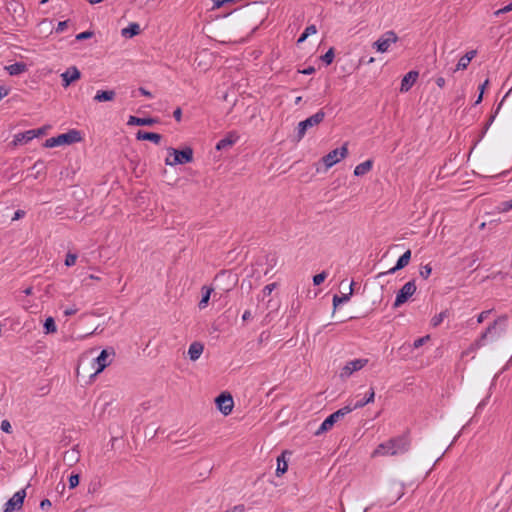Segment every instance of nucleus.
Listing matches in <instances>:
<instances>
[{
  "mask_svg": "<svg viewBox=\"0 0 512 512\" xmlns=\"http://www.w3.org/2000/svg\"><path fill=\"white\" fill-rule=\"evenodd\" d=\"M411 447V438L409 432H405L402 435L393 437L386 442H383L377 446L373 451L372 456H396L405 454Z\"/></svg>",
  "mask_w": 512,
  "mask_h": 512,
  "instance_id": "f257e3e1",
  "label": "nucleus"
},
{
  "mask_svg": "<svg viewBox=\"0 0 512 512\" xmlns=\"http://www.w3.org/2000/svg\"><path fill=\"white\" fill-rule=\"evenodd\" d=\"M167 152L168 157L165 159V164L168 166L183 165L193 161V149L189 146L182 150L169 147Z\"/></svg>",
  "mask_w": 512,
  "mask_h": 512,
  "instance_id": "f03ea898",
  "label": "nucleus"
},
{
  "mask_svg": "<svg viewBox=\"0 0 512 512\" xmlns=\"http://www.w3.org/2000/svg\"><path fill=\"white\" fill-rule=\"evenodd\" d=\"M82 139L81 134L78 130L71 129L67 133L60 134L56 137L47 139L44 143L46 148H54L61 145H70L73 143L80 142Z\"/></svg>",
  "mask_w": 512,
  "mask_h": 512,
  "instance_id": "7ed1b4c3",
  "label": "nucleus"
},
{
  "mask_svg": "<svg viewBox=\"0 0 512 512\" xmlns=\"http://www.w3.org/2000/svg\"><path fill=\"white\" fill-rule=\"evenodd\" d=\"M325 118V112L321 109L307 119L299 122L297 127V141H300L308 131L323 122Z\"/></svg>",
  "mask_w": 512,
  "mask_h": 512,
  "instance_id": "20e7f679",
  "label": "nucleus"
},
{
  "mask_svg": "<svg viewBox=\"0 0 512 512\" xmlns=\"http://www.w3.org/2000/svg\"><path fill=\"white\" fill-rule=\"evenodd\" d=\"M351 412V408L349 407H342L339 410L335 411L334 413L330 414L319 426L317 431L315 432V435H321L328 430H330L333 425L339 421L340 419L344 418L347 414Z\"/></svg>",
  "mask_w": 512,
  "mask_h": 512,
  "instance_id": "39448f33",
  "label": "nucleus"
},
{
  "mask_svg": "<svg viewBox=\"0 0 512 512\" xmlns=\"http://www.w3.org/2000/svg\"><path fill=\"white\" fill-rule=\"evenodd\" d=\"M348 154V147L347 143H345L342 147L336 148L332 151H330L328 154H326L322 158V162L326 166V168H331L333 165L340 162L342 159H344Z\"/></svg>",
  "mask_w": 512,
  "mask_h": 512,
  "instance_id": "423d86ee",
  "label": "nucleus"
},
{
  "mask_svg": "<svg viewBox=\"0 0 512 512\" xmlns=\"http://www.w3.org/2000/svg\"><path fill=\"white\" fill-rule=\"evenodd\" d=\"M115 356V350L112 347L103 349L99 356L94 359L96 364L95 374L101 373L106 367H108Z\"/></svg>",
  "mask_w": 512,
  "mask_h": 512,
  "instance_id": "0eeeda50",
  "label": "nucleus"
},
{
  "mask_svg": "<svg viewBox=\"0 0 512 512\" xmlns=\"http://www.w3.org/2000/svg\"><path fill=\"white\" fill-rule=\"evenodd\" d=\"M398 39L397 34L390 30L385 32L376 42H374V47L378 52L385 53L389 50L391 44L396 43Z\"/></svg>",
  "mask_w": 512,
  "mask_h": 512,
  "instance_id": "6e6552de",
  "label": "nucleus"
},
{
  "mask_svg": "<svg viewBox=\"0 0 512 512\" xmlns=\"http://www.w3.org/2000/svg\"><path fill=\"white\" fill-rule=\"evenodd\" d=\"M416 291V284L414 280L405 283L396 295L393 306L395 308L404 304Z\"/></svg>",
  "mask_w": 512,
  "mask_h": 512,
  "instance_id": "1a4fd4ad",
  "label": "nucleus"
},
{
  "mask_svg": "<svg viewBox=\"0 0 512 512\" xmlns=\"http://www.w3.org/2000/svg\"><path fill=\"white\" fill-rule=\"evenodd\" d=\"M368 359L366 358H359L354 359L351 361H348L340 372L341 378H348L350 377L354 372L361 370L363 367H365L368 364Z\"/></svg>",
  "mask_w": 512,
  "mask_h": 512,
  "instance_id": "9d476101",
  "label": "nucleus"
},
{
  "mask_svg": "<svg viewBox=\"0 0 512 512\" xmlns=\"http://www.w3.org/2000/svg\"><path fill=\"white\" fill-rule=\"evenodd\" d=\"M25 497V489H21L14 493V495L5 503V508L3 512H16L20 510L23 506Z\"/></svg>",
  "mask_w": 512,
  "mask_h": 512,
  "instance_id": "9b49d317",
  "label": "nucleus"
},
{
  "mask_svg": "<svg viewBox=\"0 0 512 512\" xmlns=\"http://www.w3.org/2000/svg\"><path fill=\"white\" fill-rule=\"evenodd\" d=\"M218 410L225 416L229 415L232 412L234 407V401L232 396L229 393H221L215 399Z\"/></svg>",
  "mask_w": 512,
  "mask_h": 512,
  "instance_id": "f8f14e48",
  "label": "nucleus"
},
{
  "mask_svg": "<svg viewBox=\"0 0 512 512\" xmlns=\"http://www.w3.org/2000/svg\"><path fill=\"white\" fill-rule=\"evenodd\" d=\"M505 318H498L497 320H495L493 323H491L487 328L486 330L481 334L480 338L477 340L476 344L478 346H481L484 344V342L486 341V339L488 337L490 338H495L499 335V332H498V325L499 323H505Z\"/></svg>",
  "mask_w": 512,
  "mask_h": 512,
  "instance_id": "ddd939ff",
  "label": "nucleus"
},
{
  "mask_svg": "<svg viewBox=\"0 0 512 512\" xmlns=\"http://www.w3.org/2000/svg\"><path fill=\"white\" fill-rule=\"evenodd\" d=\"M81 73L76 66L69 67L65 72L61 74L62 85L67 88L72 82L80 79Z\"/></svg>",
  "mask_w": 512,
  "mask_h": 512,
  "instance_id": "4468645a",
  "label": "nucleus"
},
{
  "mask_svg": "<svg viewBox=\"0 0 512 512\" xmlns=\"http://www.w3.org/2000/svg\"><path fill=\"white\" fill-rule=\"evenodd\" d=\"M375 398V391L373 387H370L369 390L365 393L364 397L357 400L353 404H348L345 407L351 408V412L356 409H360L364 407L365 405L372 403Z\"/></svg>",
  "mask_w": 512,
  "mask_h": 512,
  "instance_id": "2eb2a0df",
  "label": "nucleus"
},
{
  "mask_svg": "<svg viewBox=\"0 0 512 512\" xmlns=\"http://www.w3.org/2000/svg\"><path fill=\"white\" fill-rule=\"evenodd\" d=\"M418 76L419 73L417 71H409L401 81L400 91L402 93L408 92L417 81Z\"/></svg>",
  "mask_w": 512,
  "mask_h": 512,
  "instance_id": "dca6fc26",
  "label": "nucleus"
},
{
  "mask_svg": "<svg viewBox=\"0 0 512 512\" xmlns=\"http://www.w3.org/2000/svg\"><path fill=\"white\" fill-rule=\"evenodd\" d=\"M410 259H411V251L407 250L398 258V260L396 262V265L394 267L389 269L387 272L382 273L381 275H383V274H394L396 271L406 267L409 264Z\"/></svg>",
  "mask_w": 512,
  "mask_h": 512,
  "instance_id": "f3484780",
  "label": "nucleus"
},
{
  "mask_svg": "<svg viewBox=\"0 0 512 512\" xmlns=\"http://www.w3.org/2000/svg\"><path fill=\"white\" fill-rule=\"evenodd\" d=\"M238 138L239 137L236 134V132H230L226 137L218 141V143L216 144V149L224 150L226 148H229L236 143Z\"/></svg>",
  "mask_w": 512,
  "mask_h": 512,
  "instance_id": "a211bd4d",
  "label": "nucleus"
},
{
  "mask_svg": "<svg viewBox=\"0 0 512 512\" xmlns=\"http://www.w3.org/2000/svg\"><path fill=\"white\" fill-rule=\"evenodd\" d=\"M158 123V119L156 118H140L136 116H130L128 119L127 124L128 125H137V126H152L154 124Z\"/></svg>",
  "mask_w": 512,
  "mask_h": 512,
  "instance_id": "6ab92c4d",
  "label": "nucleus"
},
{
  "mask_svg": "<svg viewBox=\"0 0 512 512\" xmlns=\"http://www.w3.org/2000/svg\"><path fill=\"white\" fill-rule=\"evenodd\" d=\"M136 139L137 140H148L155 144H159L161 142L162 136L158 133L139 130L136 133Z\"/></svg>",
  "mask_w": 512,
  "mask_h": 512,
  "instance_id": "aec40b11",
  "label": "nucleus"
},
{
  "mask_svg": "<svg viewBox=\"0 0 512 512\" xmlns=\"http://www.w3.org/2000/svg\"><path fill=\"white\" fill-rule=\"evenodd\" d=\"M204 346L200 342H193L190 344L188 349V356L190 360L196 361L200 358L201 354L203 353Z\"/></svg>",
  "mask_w": 512,
  "mask_h": 512,
  "instance_id": "412c9836",
  "label": "nucleus"
},
{
  "mask_svg": "<svg viewBox=\"0 0 512 512\" xmlns=\"http://www.w3.org/2000/svg\"><path fill=\"white\" fill-rule=\"evenodd\" d=\"M476 56V51L475 50H472V51H469L467 52L464 56H462L457 65H456V68L454 71H458V70H464L467 68V66L469 65V63L471 62V60Z\"/></svg>",
  "mask_w": 512,
  "mask_h": 512,
  "instance_id": "4be33fe9",
  "label": "nucleus"
},
{
  "mask_svg": "<svg viewBox=\"0 0 512 512\" xmlns=\"http://www.w3.org/2000/svg\"><path fill=\"white\" fill-rule=\"evenodd\" d=\"M116 93L114 90H99L94 96L96 102H106L114 100Z\"/></svg>",
  "mask_w": 512,
  "mask_h": 512,
  "instance_id": "5701e85b",
  "label": "nucleus"
},
{
  "mask_svg": "<svg viewBox=\"0 0 512 512\" xmlns=\"http://www.w3.org/2000/svg\"><path fill=\"white\" fill-rule=\"evenodd\" d=\"M373 167V161L368 159L360 164H358L354 169V175L359 177L368 173Z\"/></svg>",
  "mask_w": 512,
  "mask_h": 512,
  "instance_id": "b1692460",
  "label": "nucleus"
},
{
  "mask_svg": "<svg viewBox=\"0 0 512 512\" xmlns=\"http://www.w3.org/2000/svg\"><path fill=\"white\" fill-rule=\"evenodd\" d=\"M36 138V133L33 130H27L23 133H18L15 135V143L16 144H25Z\"/></svg>",
  "mask_w": 512,
  "mask_h": 512,
  "instance_id": "393cba45",
  "label": "nucleus"
},
{
  "mask_svg": "<svg viewBox=\"0 0 512 512\" xmlns=\"http://www.w3.org/2000/svg\"><path fill=\"white\" fill-rule=\"evenodd\" d=\"M5 69L11 76H16L24 73L27 69L26 64L23 62H16L9 66H6Z\"/></svg>",
  "mask_w": 512,
  "mask_h": 512,
  "instance_id": "a878e982",
  "label": "nucleus"
},
{
  "mask_svg": "<svg viewBox=\"0 0 512 512\" xmlns=\"http://www.w3.org/2000/svg\"><path fill=\"white\" fill-rule=\"evenodd\" d=\"M79 451L75 448L66 451L63 455V460L67 465L72 466L79 460Z\"/></svg>",
  "mask_w": 512,
  "mask_h": 512,
  "instance_id": "bb28decb",
  "label": "nucleus"
},
{
  "mask_svg": "<svg viewBox=\"0 0 512 512\" xmlns=\"http://www.w3.org/2000/svg\"><path fill=\"white\" fill-rule=\"evenodd\" d=\"M353 285H354V282H352L350 284L348 293L342 294V296L334 295V297H333L334 308H336L338 305H340L342 303H346L350 300V297L353 294Z\"/></svg>",
  "mask_w": 512,
  "mask_h": 512,
  "instance_id": "cd10ccee",
  "label": "nucleus"
},
{
  "mask_svg": "<svg viewBox=\"0 0 512 512\" xmlns=\"http://www.w3.org/2000/svg\"><path fill=\"white\" fill-rule=\"evenodd\" d=\"M140 32V26L137 23H130L128 27L122 29V35L124 37H133L138 35Z\"/></svg>",
  "mask_w": 512,
  "mask_h": 512,
  "instance_id": "c85d7f7f",
  "label": "nucleus"
},
{
  "mask_svg": "<svg viewBox=\"0 0 512 512\" xmlns=\"http://www.w3.org/2000/svg\"><path fill=\"white\" fill-rule=\"evenodd\" d=\"M287 469H288V464H287V461L285 460V452H283L277 458V469H276L277 476L284 474L287 471Z\"/></svg>",
  "mask_w": 512,
  "mask_h": 512,
  "instance_id": "c756f323",
  "label": "nucleus"
},
{
  "mask_svg": "<svg viewBox=\"0 0 512 512\" xmlns=\"http://www.w3.org/2000/svg\"><path fill=\"white\" fill-rule=\"evenodd\" d=\"M43 327L45 334H51L57 331V326L53 317L46 318Z\"/></svg>",
  "mask_w": 512,
  "mask_h": 512,
  "instance_id": "7c9ffc66",
  "label": "nucleus"
},
{
  "mask_svg": "<svg viewBox=\"0 0 512 512\" xmlns=\"http://www.w3.org/2000/svg\"><path fill=\"white\" fill-rule=\"evenodd\" d=\"M202 292V298L198 304L200 309H204L208 305L212 289L203 287Z\"/></svg>",
  "mask_w": 512,
  "mask_h": 512,
  "instance_id": "2f4dec72",
  "label": "nucleus"
},
{
  "mask_svg": "<svg viewBox=\"0 0 512 512\" xmlns=\"http://www.w3.org/2000/svg\"><path fill=\"white\" fill-rule=\"evenodd\" d=\"M448 316V311L445 310V311H442L440 312L439 314L435 315L432 319H431V324L433 327H437L439 326L443 320Z\"/></svg>",
  "mask_w": 512,
  "mask_h": 512,
  "instance_id": "473e14b6",
  "label": "nucleus"
},
{
  "mask_svg": "<svg viewBox=\"0 0 512 512\" xmlns=\"http://www.w3.org/2000/svg\"><path fill=\"white\" fill-rule=\"evenodd\" d=\"M334 56V49L330 48L324 55L321 56V59L326 65H330L333 62Z\"/></svg>",
  "mask_w": 512,
  "mask_h": 512,
  "instance_id": "72a5a7b5",
  "label": "nucleus"
},
{
  "mask_svg": "<svg viewBox=\"0 0 512 512\" xmlns=\"http://www.w3.org/2000/svg\"><path fill=\"white\" fill-rule=\"evenodd\" d=\"M327 276H328V274L325 271H322L321 273L316 274L313 277V284L315 286H318V285L322 284L325 281V279L327 278Z\"/></svg>",
  "mask_w": 512,
  "mask_h": 512,
  "instance_id": "f704fd0d",
  "label": "nucleus"
},
{
  "mask_svg": "<svg viewBox=\"0 0 512 512\" xmlns=\"http://www.w3.org/2000/svg\"><path fill=\"white\" fill-rule=\"evenodd\" d=\"M497 208L500 212H508L512 210V199L499 203Z\"/></svg>",
  "mask_w": 512,
  "mask_h": 512,
  "instance_id": "c9c22d12",
  "label": "nucleus"
},
{
  "mask_svg": "<svg viewBox=\"0 0 512 512\" xmlns=\"http://www.w3.org/2000/svg\"><path fill=\"white\" fill-rule=\"evenodd\" d=\"M77 260V255L74 253H68L65 258V265L70 267L75 265Z\"/></svg>",
  "mask_w": 512,
  "mask_h": 512,
  "instance_id": "e433bc0d",
  "label": "nucleus"
},
{
  "mask_svg": "<svg viewBox=\"0 0 512 512\" xmlns=\"http://www.w3.org/2000/svg\"><path fill=\"white\" fill-rule=\"evenodd\" d=\"M79 480H80V477L78 474H72L69 477V488L73 489V488L77 487L79 485Z\"/></svg>",
  "mask_w": 512,
  "mask_h": 512,
  "instance_id": "4c0bfd02",
  "label": "nucleus"
},
{
  "mask_svg": "<svg viewBox=\"0 0 512 512\" xmlns=\"http://www.w3.org/2000/svg\"><path fill=\"white\" fill-rule=\"evenodd\" d=\"M431 272H432V268L429 264H427L421 268L420 275L424 279H427L431 275Z\"/></svg>",
  "mask_w": 512,
  "mask_h": 512,
  "instance_id": "58836bf2",
  "label": "nucleus"
},
{
  "mask_svg": "<svg viewBox=\"0 0 512 512\" xmlns=\"http://www.w3.org/2000/svg\"><path fill=\"white\" fill-rule=\"evenodd\" d=\"M429 335H426L424 337H420L418 339H416L414 342H413V348L417 349V348H420L422 345H424V343L426 341L429 340Z\"/></svg>",
  "mask_w": 512,
  "mask_h": 512,
  "instance_id": "ea45409f",
  "label": "nucleus"
},
{
  "mask_svg": "<svg viewBox=\"0 0 512 512\" xmlns=\"http://www.w3.org/2000/svg\"><path fill=\"white\" fill-rule=\"evenodd\" d=\"M92 36H93V32L92 31H84V32H81V33L76 35V40L82 41V40H85V39H89Z\"/></svg>",
  "mask_w": 512,
  "mask_h": 512,
  "instance_id": "a19ab883",
  "label": "nucleus"
},
{
  "mask_svg": "<svg viewBox=\"0 0 512 512\" xmlns=\"http://www.w3.org/2000/svg\"><path fill=\"white\" fill-rule=\"evenodd\" d=\"M0 428L5 433H12V426L8 420H3Z\"/></svg>",
  "mask_w": 512,
  "mask_h": 512,
  "instance_id": "79ce46f5",
  "label": "nucleus"
},
{
  "mask_svg": "<svg viewBox=\"0 0 512 512\" xmlns=\"http://www.w3.org/2000/svg\"><path fill=\"white\" fill-rule=\"evenodd\" d=\"M304 33H305V36L309 37L310 35H314L317 33V28L314 24L309 25L305 28Z\"/></svg>",
  "mask_w": 512,
  "mask_h": 512,
  "instance_id": "37998d69",
  "label": "nucleus"
},
{
  "mask_svg": "<svg viewBox=\"0 0 512 512\" xmlns=\"http://www.w3.org/2000/svg\"><path fill=\"white\" fill-rule=\"evenodd\" d=\"M275 287H276V283H271V284L266 285L262 291L264 296H269L272 293V291L275 289Z\"/></svg>",
  "mask_w": 512,
  "mask_h": 512,
  "instance_id": "c03bdc74",
  "label": "nucleus"
},
{
  "mask_svg": "<svg viewBox=\"0 0 512 512\" xmlns=\"http://www.w3.org/2000/svg\"><path fill=\"white\" fill-rule=\"evenodd\" d=\"M10 92V88L5 85H0V101L6 97Z\"/></svg>",
  "mask_w": 512,
  "mask_h": 512,
  "instance_id": "a18cd8bd",
  "label": "nucleus"
},
{
  "mask_svg": "<svg viewBox=\"0 0 512 512\" xmlns=\"http://www.w3.org/2000/svg\"><path fill=\"white\" fill-rule=\"evenodd\" d=\"M68 26V21H60L56 27L57 33H62Z\"/></svg>",
  "mask_w": 512,
  "mask_h": 512,
  "instance_id": "49530a36",
  "label": "nucleus"
},
{
  "mask_svg": "<svg viewBox=\"0 0 512 512\" xmlns=\"http://www.w3.org/2000/svg\"><path fill=\"white\" fill-rule=\"evenodd\" d=\"M245 506L243 504L235 505L234 507L227 509L225 512H244Z\"/></svg>",
  "mask_w": 512,
  "mask_h": 512,
  "instance_id": "de8ad7c7",
  "label": "nucleus"
},
{
  "mask_svg": "<svg viewBox=\"0 0 512 512\" xmlns=\"http://www.w3.org/2000/svg\"><path fill=\"white\" fill-rule=\"evenodd\" d=\"M510 11H512V8H511V4L509 3L508 5L504 6L503 8H501V9L497 10V11L495 12V15H497V16H498V15H500V14L508 13V12H510Z\"/></svg>",
  "mask_w": 512,
  "mask_h": 512,
  "instance_id": "09e8293b",
  "label": "nucleus"
},
{
  "mask_svg": "<svg viewBox=\"0 0 512 512\" xmlns=\"http://www.w3.org/2000/svg\"><path fill=\"white\" fill-rule=\"evenodd\" d=\"M489 314V310L481 312L477 317V322L482 323L488 317Z\"/></svg>",
  "mask_w": 512,
  "mask_h": 512,
  "instance_id": "8fccbe9b",
  "label": "nucleus"
},
{
  "mask_svg": "<svg viewBox=\"0 0 512 512\" xmlns=\"http://www.w3.org/2000/svg\"><path fill=\"white\" fill-rule=\"evenodd\" d=\"M315 72V68L313 66H309L307 68H304L303 70H299V73H302L304 75H311Z\"/></svg>",
  "mask_w": 512,
  "mask_h": 512,
  "instance_id": "3c124183",
  "label": "nucleus"
},
{
  "mask_svg": "<svg viewBox=\"0 0 512 512\" xmlns=\"http://www.w3.org/2000/svg\"><path fill=\"white\" fill-rule=\"evenodd\" d=\"M173 117L175 118L176 121H181V117H182V110L181 108H176L173 112Z\"/></svg>",
  "mask_w": 512,
  "mask_h": 512,
  "instance_id": "603ef678",
  "label": "nucleus"
},
{
  "mask_svg": "<svg viewBox=\"0 0 512 512\" xmlns=\"http://www.w3.org/2000/svg\"><path fill=\"white\" fill-rule=\"evenodd\" d=\"M25 216V211L23 210H17L15 213H14V216L12 218V220H19L21 218H23Z\"/></svg>",
  "mask_w": 512,
  "mask_h": 512,
  "instance_id": "864d4df0",
  "label": "nucleus"
},
{
  "mask_svg": "<svg viewBox=\"0 0 512 512\" xmlns=\"http://www.w3.org/2000/svg\"><path fill=\"white\" fill-rule=\"evenodd\" d=\"M213 1V7L214 8H220L225 3L229 2L228 0H212Z\"/></svg>",
  "mask_w": 512,
  "mask_h": 512,
  "instance_id": "5fc2aeb1",
  "label": "nucleus"
},
{
  "mask_svg": "<svg viewBox=\"0 0 512 512\" xmlns=\"http://www.w3.org/2000/svg\"><path fill=\"white\" fill-rule=\"evenodd\" d=\"M403 495H404V486H403V484H401L400 487H399V490L397 492V496H396V499H395L394 502H396L399 499H401L403 497Z\"/></svg>",
  "mask_w": 512,
  "mask_h": 512,
  "instance_id": "6e6d98bb",
  "label": "nucleus"
},
{
  "mask_svg": "<svg viewBox=\"0 0 512 512\" xmlns=\"http://www.w3.org/2000/svg\"><path fill=\"white\" fill-rule=\"evenodd\" d=\"M33 132L36 133V137H39L41 135H44L46 133V127H41V128H38V129H32Z\"/></svg>",
  "mask_w": 512,
  "mask_h": 512,
  "instance_id": "4d7b16f0",
  "label": "nucleus"
},
{
  "mask_svg": "<svg viewBox=\"0 0 512 512\" xmlns=\"http://www.w3.org/2000/svg\"><path fill=\"white\" fill-rule=\"evenodd\" d=\"M435 82H436L437 86L440 88H443L446 83V81L443 77H437Z\"/></svg>",
  "mask_w": 512,
  "mask_h": 512,
  "instance_id": "13d9d810",
  "label": "nucleus"
},
{
  "mask_svg": "<svg viewBox=\"0 0 512 512\" xmlns=\"http://www.w3.org/2000/svg\"><path fill=\"white\" fill-rule=\"evenodd\" d=\"M50 506H51V502H50V500H49V499H44V500H42V501H41V503H40V507H41L42 509H45V508L50 507Z\"/></svg>",
  "mask_w": 512,
  "mask_h": 512,
  "instance_id": "bf43d9fd",
  "label": "nucleus"
},
{
  "mask_svg": "<svg viewBox=\"0 0 512 512\" xmlns=\"http://www.w3.org/2000/svg\"><path fill=\"white\" fill-rule=\"evenodd\" d=\"M252 317V314H251V311L250 310H246L243 315H242V319L243 321H247L249 319H251Z\"/></svg>",
  "mask_w": 512,
  "mask_h": 512,
  "instance_id": "052dcab7",
  "label": "nucleus"
},
{
  "mask_svg": "<svg viewBox=\"0 0 512 512\" xmlns=\"http://www.w3.org/2000/svg\"><path fill=\"white\" fill-rule=\"evenodd\" d=\"M76 312H77V310H76V309L69 308V309H66V310L64 311V315H65V316H72V315H74Z\"/></svg>",
  "mask_w": 512,
  "mask_h": 512,
  "instance_id": "680f3d73",
  "label": "nucleus"
},
{
  "mask_svg": "<svg viewBox=\"0 0 512 512\" xmlns=\"http://www.w3.org/2000/svg\"><path fill=\"white\" fill-rule=\"evenodd\" d=\"M307 38H308V36H305V33L303 32V33L300 35V37L298 38V40H297V44L303 43Z\"/></svg>",
  "mask_w": 512,
  "mask_h": 512,
  "instance_id": "e2e57ef3",
  "label": "nucleus"
},
{
  "mask_svg": "<svg viewBox=\"0 0 512 512\" xmlns=\"http://www.w3.org/2000/svg\"><path fill=\"white\" fill-rule=\"evenodd\" d=\"M17 7H15L13 10H14V13H17L19 12L20 14L24 12V8L18 4H16Z\"/></svg>",
  "mask_w": 512,
  "mask_h": 512,
  "instance_id": "0e129e2a",
  "label": "nucleus"
},
{
  "mask_svg": "<svg viewBox=\"0 0 512 512\" xmlns=\"http://www.w3.org/2000/svg\"><path fill=\"white\" fill-rule=\"evenodd\" d=\"M488 83H489V80L487 79V80H485V82L482 85H480L479 89H480V92H482V94L484 93V90H485L486 86L488 85Z\"/></svg>",
  "mask_w": 512,
  "mask_h": 512,
  "instance_id": "69168bd1",
  "label": "nucleus"
},
{
  "mask_svg": "<svg viewBox=\"0 0 512 512\" xmlns=\"http://www.w3.org/2000/svg\"><path fill=\"white\" fill-rule=\"evenodd\" d=\"M483 99V94L482 92H480L479 96L477 97L476 101H475V105L479 104Z\"/></svg>",
  "mask_w": 512,
  "mask_h": 512,
  "instance_id": "338daca9",
  "label": "nucleus"
},
{
  "mask_svg": "<svg viewBox=\"0 0 512 512\" xmlns=\"http://www.w3.org/2000/svg\"><path fill=\"white\" fill-rule=\"evenodd\" d=\"M140 92L145 96H151L150 92L146 91L144 88H140Z\"/></svg>",
  "mask_w": 512,
  "mask_h": 512,
  "instance_id": "774afa93",
  "label": "nucleus"
}]
</instances>
